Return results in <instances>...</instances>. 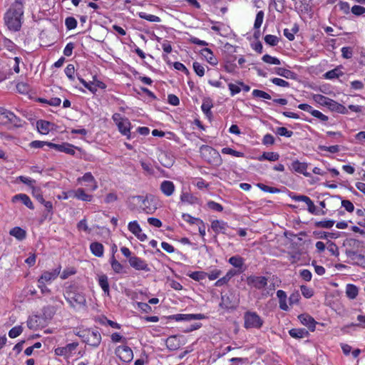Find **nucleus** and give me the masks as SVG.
Here are the masks:
<instances>
[{"mask_svg": "<svg viewBox=\"0 0 365 365\" xmlns=\"http://www.w3.org/2000/svg\"><path fill=\"white\" fill-rule=\"evenodd\" d=\"M252 96L255 98H261L264 99H271V96L264 91L255 89L252 91Z\"/></svg>", "mask_w": 365, "mask_h": 365, "instance_id": "obj_51", "label": "nucleus"}, {"mask_svg": "<svg viewBox=\"0 0 365 365\" xmlns=\"http://www.w3.org/2000/svg\"><path fill=\"white\" fill-rule=\"evenodd\" d=\"M110 263L112 267V269L113 272L116 274H120L123 272V266L118 261H117L115 258V256L112 255Z\"/></svg>", "mask_w": 365, "mask_h": 365, "instance_id": "obj_36", "label": "nucleus"}, {"mask_svg": "<svg viewBox=\"0 0 365 365\" xmlns=\"http://www.w3.org/2000/svg\"><path fill=\"white\" fill-rule=\"evenodd\" d=\"M128 228L140 241L144 242L147 235L142 232V229L137 221H132L128 223Z\"/></svg>", "mask_w": 365, "mask_h": 365, "instance_id": "obj_15", "label": "nucleus"}, {"mask_svg": "<svg viewBox=\"0 0 365 365\" xmlns=\"http://www.w3.org/2000/svg\"><path fill=\"white\" fill-rule=\"evenodd\" d=\"M263 19H264V12L262 11H259L256 15V18H255V24H254L255 29L260 28V26L262 24Z\"/></svg>", "mask_w": 365, "mask_h": 365, "instance_id": "obj_53", "label": "nucleus"}, {"mask_svg": "<svg viewBox=\"0 0 365 365\" xmlns=\"http://www.w3.org/2000/svg\"><path fill=\"white\" fill-rule=\"evenodd\" d=\"M37 128L39 133L41 134H47L51 130L52 124L46 120H38L36 123Z\"/></svg>", "mask_w": 365, "mask_h": 365, "instance_id": "obj_31", "label": "nucleus"}, {"mask_svg": "<svg viewBox=\"0 0 365 365\" xmlns=\"http://www.w3.org/2000/svg\"><path fill=\"white\" fill-rule=\"evenodd\" d=\"M341 51L342 57L346 59L351 58L353 56V51L350 47H342Z\"/></svg>", "mask_w": 365, "mask_h": 365, "instance_id": "obj_64", "label": "nucleus"}, {"mask_svg": "<svg viewBox=\"0 0 365 365\" xmlns=\"http://www.w3.org/2000/svg\"><path fill=\"white\" fill-rule=\"evenodd\" d=\"M24 4L21 0H16L5 14L4 21L9 29L19 31L21 26Z\"/></svg>", "mask_w": 365, "mask_h": 365, "instance_id": "obj_1", "label": "nucleus"}, {"mask_svg": "<svg viewBox=\"0 0 365 365\" xmlns=\"http://www.w3.org/2000/svg\"><path fill=\"white\" fill-rule=\"evenodd\" d=\"M165 344L169 350L175 351L180 347L181 343L179 338L177 336L173 335L167 338Z\"/></svg>", "mask_w": 365, "mask_h": 365, "instance_id": "obj_24", "label": "nucleus"}, {"mask_svg": "<svg viewBox=\"0 0 365 365\" xmlns=\"http://www.w3.org/2000/svg\"><path fill=\"white\" fill-rule=\"evenodd\" d=\"M193 69L195 73L200 76L202 77L205 75V68L204 66L198 62H194L192 64Z\"/></svg>", "mask_w": 365, "mask_h": 365, "instance_id": "obj_50", "label": "nucleus"}, {"mask_svg": "<svg viewBox=\"0 0 365 365\" xmlns=\"http://www.w3.org/2000/svg\"><path fill=\"white\" fill-rule=\"evenodd\" d=\"M275 73L286 78H295V73L292 71L286 69L284 68H276Z\"/></svg>", "mask_w": 365, "mask_h": 365, "instance_id": "obj_33", "label": "nucleus"}, {"mask_svg": "<svg viewBox=\"0 0 365 365\" xmlns=\"http://www.w3.org/2000/svg\"><path fill=\"white\" fill-rule=\"evenodd\" d=\"M298 319L301 324L307 327L311 331L315 330L317 322L308 314H302L298 316Z\"/></svg>", "mask_w": 365, "mask_h": 365, "instance_id": "obj_16", "label": "nucleus"}, {"mask_svg": "<svg viewBox=\"0 0 365 365\" xmlns=\"http://www.w3.org/2000/svg\"><path fill=\"white\" fill-rule=\"evenodd\" d=\"M23 329L21 326H16L10 329L9 331V336L10 338H16L22 333Z\"/></svg>", "mask_w": 365, "mask_h": 365, "instance_id": "obj_52", "label": "nucleus"}, {"mask_svg": "<svg viewBox=\"0 0 365 365\" xmlns=\"http://www.w3.org/2000/svg\"><path fill=\"white\" fill-rule=\"evenodd\" d=\"M61 266L58 265L55 269L44 271L38 279V283L51 284L61 274Z\"/></svg>", "mask_w": 365, "mask_h": 365, "instance_id": "obj_10", "label": "nucleus"}, {"mask_svg": "<svg viewBox=\"0 0 365 365\" xmlns=\"http://www.w3.org/2000/svg\"><path fill=\"white\" fill-rule=\"evenodd\" d=\"M65 25L68 30L73 29L77 26V21L73 17H67L65 20Z\"/></svg>", "mask_w": 365, "mask_h": 365, "instance_id": "obj_56", "label": "nucleus"}, {"mask_svg": "<svg viewBox=\"0 0 365 365\" xmlns=\"http://www.w3.org/2000/svg\"><path fill=\"white\" fill-rule=\"evenodd\" d=\"M9 234L19 240H22L26 237V231L19 227H15L11 229Z\"/></svg>", "mask_w": 365, "mask_h": 365, "instance_id": "obj_34", "label": "nucleus"}, {"mask_svg": "<svg viewBox=\"0 0 365 365\" xmlns=\"http://www.w3.org/2000/svg\"><path fill=\"white\" fill-rule=\"evenodd\" d=\"M38 317L37 316L30 317L27 320V326L30 329L36 330L39 324L38 323Z\"/></svg>", "mask_w": 365, "mask_h": 365, "instance_id": "obj_44", "label": "nucleus"}, {"mask_svg": "<svg viewBox=\"0 0 365 365\" xmlns=\"http://www.w3.org/2000/svg\"><path fill=\"white\" fill-rule=\"evenodd\" d=\"M200 54L212 66H216L218 63L217 57L214 55L211 49L205 48L201 50Z\"/></svg>", "mask_w": 365, "mask_h": 365, "instance_id": "obj_21", "label": "nucleus"}, {"mask_svg": "<svg viewBox=\"0 0 365 365\" xmlns=\"http://www.w3.org/2000/svg\"><path fill=\"white\" fill-rule=\"evenodd\" d=\"M77 228L80 231H84L88 233H89L91 231V230L88 228L87 221L85 218L78 222V223L77 224Z\"/></svg>", "mask_w": 365, "mask_h": 365, "instance_id": "obj_59", "label": "nucleus"}, {"mask_svg": "<svg viewBox=\"0 0 365 365\" xmlns=\"http://www.w3.org/2000/svg\"><path fill=\"white\" fill-rule=\"evenodd\" d=\"M48 146L58 152L65 153L71 155H74L76 153L75 149L76 148L68 143H63L61 144L48 143Z\"/></svg>", "mask_w": 365, "mask_h": 365, "instance_id": "obj_13", "label": "nucleus"}, {"mask_svg": "<svg viewBox=\"0 0 365 365\" xmlns=\"http://www.w3.org/2000/svg\"><path fill=\"white\" fill-rule=\"evenodd\" d=\"M207 273L202 271H196L187 274V276L193 280L200 282L207 277Z\"/></svg>", "mask_w": 365, "mask_h": 365, "instance_id": "obj_40", "label": "nucleus"}, {"mask_svg": "<svg viewBox=\"0 0 365 365\" xmlns=\"http://www.w3.org/2000/svg\"><path fill=\"white\" fill-rule=\"evenodd\" d=\"M343 72L341 71L339 67H336L331 71L326 72L324 74V77L326 79H334L343 76Z\"/></svg>", "mask_w": 365, "mask_h": 365, "instance_id": "obj_35", "label": "nucleus"}, {"mask_svg": "<svg viewBox=\"0 0 365 365\" xmlns=\"http://www.w3.org/2000/svg\"><path fill=\"white\" fill-rule=\"evenodd\" d=\"M115 355L123 362L128 363L133 358L132 349L125 345L118 346L115 351Z\"/></svg>", "mask_w": 365, "mask_h": 365, "instance_id": "obj_11", "label": "nucleus"}, {"mask_svg": "<svg viewBox=\"0 0 365 365\" xmlns=\"http://www.w3.org/2000/svg\"><path fill=\"white\" fill-rule=\"evenodd\" d=\"M130 267L138 271L149 272L150 270L146 261L136 256L130 257L128 259Z\"/></svg>", "mask_w": 365, "mask_h": 365, "instance_id": "obj_14", "label": "nucleus"}, {"mask_svg": "<svg viewBox=\"0 0 365 365\" xmlns=\"http://www.w3.org/2000/svg\"><path fill=\"white\" fill-rule=\"evenodd\" d=\"M341 206L349 212H352L354 210V204L350 200H343Z\"/></svg>", "mask_w": 365, "mask_h": 365, "instance_id": "obj_62", "label": "nucleus"}, {"mask_svg": "<svg viewBox=\"0 0 365 365\" xmlns=\"http://www.w3.org/2000/svg\"><path fill=\"white\" fill-rule=\"evenodd\" d=\"M98 282L99 286L103 289L104 294L109 296L110 287H109L108 277L104 274H98Z\"/></svg>", "mask_w": 365, "mask_h": 365, "instance_id": "obj_26", "label": "nucleus"}, {"mask_svg": "<svg viewBox=\"0 0 365 365\" xmlns=\"http://www.w3.org/2000/svg\"><path fill=\"white\" fill-rule=\"evenodd\" d=\"M87 191L88 190L86 188H83V187L77 188V194H76V199L81 200V201L87 202H92L93 200V195L88 193Z\"/></svg>", "mask_w": 365, "mask_h": 365, "instance_id": "obj_23", "label": "nucleus"}, {"mask_svg": "<svg viewBox=\"0 0 365 365\" xmlns=\"http://www.w3.org/2000/svg\"><path fill=\"white\" fill-rule=\"evenodd\" d=\"M65 74L70 80L74 79V73H75V68L73 64H68L65 70Z\"/></svg>", "mask_w": 365, "mask_h": 365, "instance_id": "obj_57", "label": "nucleus"}, {"mask_svg": "<svg viewBox=\"0 0 365 365\" xmlns=\"http://www.w3.org/2000/svg\"><path fill=\"white\" fill-rule=\"evenodd\" d=\"M292 169L299 173L303 174L306 177H309L310 174L307 172V164L305 163L299 162V160H295L292 163Z\"/></svg>", "mask_w": 365, "mask_h": 365, "instance_id": "obj_25", "label": "nucleus"}, {"mask_svg": "<svg viewBox=\"0 0 365 365\" xmlns=\"http://www.w3.org/2000/svg\"><path fill=\"white\" fill-rule=\"evenodd\" d=\"M65 298L71 307L74 309L84 307L86 304L85 295L78 291L66 292Z\"/></svg>", "mask_w": 365, "mask_h": 365, "instance_id": "obj_5", "label": "nucleus"}, {"mask_svg": "<svg viewBox=\"0 0 365 365\" xmlns=\"http://www.w3.org/2000/svg\"><path fill=\"white\" fill-rule=\"evenodd\" d=\"M133 198L140 204V209L146 214H153L158 209V202L153 196L138 195Z\"/></svg>", "mask_w": 365, "mask_h": 365, "instance_id": "obj_4", "label": "nucleus"}, {"mask_svg": "<svg viewBox=\"0 0 365 365\" xmlns=\"http://www.w3.org/2000/svg\"><path fill=\"white\" fill-rule=\"evenodd\" d=\"M277 297L279 299V308L283 311H287L289 309V306L287 303V294L283 290H278L277 292Z\"/></svg>", "mask_w": 365, "mask_h": 365, "instance_id": "obj_28", "label": "nucleus"}, {"mask_svg": "<svg viewBox=\"0 0 365 365\" xmlns=\"http://www.w3.org/2000/svg\"><path fill=\"white\" fill-rule=\"evenodd\" d=\"M264 39L266 43L272 46L277 45V43H279L278 37L271 34L266 35Z\"/></svg>", "mask_w": 365, "mask_h": 365, "instance_id": "obj_48", "label": "nucleus"}, {"mask_svg": "<svg viewBox=\"0 0 365 365\" xmlns=\"http://www.w3.org/2000/svg\"><path fill=\"white\" fill-rule=\"evenodd\" d=\"M160 190L164 195L166 197H170L174 193L175 190V186L174 183L170 180H163L160 183Z\"/></svg>", "mask_w": 365, "mask_h": 365, "instance_id": "obj_20", "label": "nucleus"}, {"mask_svg": "<svg viewBox=\"0 0 365 365\" xmlns=\"http://www.w3.org/2000/svg\"><path fill=\"white\" fill-rule=\"evenodd\" d=\"M90 250L91 253L98 257H101L103 256L104 253V247L103 245L98 242H92L90 245Z\"/></svg>", "mask_w": 365, "mask_h": 365, "instance_id": "obj_27", "label": "nucleus"}, {"mask_svg": "<svg viewBox=\"0 0 365 365\" xmlns=\"http://www.w3.org/2000/svg\"><path fill=\"white\" fill-rule=\"evenodd\" d=\"M202 157L210 164L219 166L222 164V158L220 153L213 148L203 145L200 148Z\"/></svg>", "mask_w": 365, "mask_h": 365, "instance_id": "obj_3", "label": "nucleus"}, {"mask_svg": "<svg viewBox=\"0 0 365 365\" xmlns=\"http://www.w3.org/2000/svg\"><path fill=\"white\" fill-rule=\"evenodd\" d=\"M11 202L13 203L21 202L24 205H26L28 208H29L31 210L34 209V204H33L32 201L31 200L30 197L27 195L24 194V193L17 194V195H15L14 196H13L11 198Z\"/></svg>", "mask_w": 365, "mask_h": 365, "instance_id": "obj_18", "label": "nucleus"}, {"mask_svg": "<svg viewBox=\"0 0 365 365\" xmlns=\"http://www.w3.org/2000/svg\"><path fill=\"white\" fill-rule=\"evenodd\" d=\"M271 82L273 83L274 85L280 86V87H289V83L279 78H273L271 80Z\"/></svg>", "mask_w": 365, "mask_h": 365, "instance_id": "obj_58", "label": "nucleus"}, {"mask_svg": "<svg viewBox=\"0 0 365 365\" xmlns=\"http://www.w3.org/2000/svg\"><path fill=\"white\" fill-rule=\"evenodd\" d=\"M300 289H301L302 295L307 299L311 298L314 294L313 289L305 286V285H302L300 287Z\"/></svg>", "mask_w": 365, "mask_h": 365, "instance_id": "obj_55", "label": "nucleus"}, {"mask_svg": "<svg viewBox=\"0 0 365 365\" xmlns=\"http://www.w3.org/2000/svg\"><path fill=\"white\" fill-rule=\"evenodd\" d=\"M113 120L118 126V130L123 135L130 138V122L129 120L122 116L120 113H114L112 116Z\"/></svg>", "mask_w": 365, "mask_h": 365, "instance_id": "obj_6", "label": "nucleus"}, {"mask_svg": "<svg viewBox=\"0 0 365 365\" xmlns=\"http://www.w3.org/2000/svg\"><path fill=\"white\" fill-rule=\"evenodd\" d=\"M75 334L83 339L87 344L97 347L101 341V335L96 329H82L75 332Z\"/></svg>", "mask_w": 365, "mask_h": 365, "instance_id": "obj_2", "label": "nucleus"}, {"mask_svg": "<svg viewBox=\"0 0 365 365\" xmlns=\"http://www.w3.org/2000/svg\"><path fill=\"white\" fill-rule=\"evenodd\" d=\"M228 88L230 91V95L232 96H235L236 94L240 93V91H241V88L240 87V85L238 83L237 85V84L230 83L228 84Z\"/></svg>", "mask_w": 365, "mask_h": 365, "instance_id": "obj_60", "label": "nucleus"}, {"mask_svg": "<svg viewBox=\"0 0 365 365\" xmlns=\"http://www.w3.org/2000/svg\"><path fill=\"white\" fill-rule=\"evenodd\" d=\"M180 200L183 203H188L190 205L195 204L197 202L198 199L194 196L192 193L188 192L182 191L180 195Z\"/></svg>", "mask_w": 365, "mask_h": 365, "instance_id": "obj_29", "label": "nucleus"}, {"mask_svg": "<svg viewBox=\"0 0 365 365\" xmlns=\"http://www.w3.org/2000/svg\"><path fill=\"white\" fill-rule=\"evenodd\" d=\"M244 326L246 329H260L264 321L255 312H247L244 315Z\"/></svg>", "mask_w": 365, "mask_h": 365, "instance_id": "obj_7", "label": "nucleus"}, {"mask_svg": "<svg viewBox=\"0 0 365 365\" xmlns=\"http://www.w3.org/2000/svg\"><path fill=\"white\" fill-rule=\"evenodd\" d=\"M207 207L213 210L217 211V212H222L223 210V207L220 203H217L214 201H209L207 202Z\"/></svg>", "mask_w": 365, "mask_h": 365, "instance_id": "obj_61", "label": "nucleus"}, {"mask_svg": "<svg viewBox=\"0 0 365 365\" xmlns=\"http://www.w3.org/2000/svg\"><path fill=\"white\" fill-rule=\"evenodd\" d=\"M279 158V155L275 152H264L263 154L259 157H257V160L259 161L263 160H269V161H276Z\"/></svg>", "mask_w": 365, "mask_h": 365, "instance_id": "obj_30", "label": "nucleus"}, {"mask_svg": "<svg viewBox=\"0 0 365 365\" xmlns=\"http://www.w3.org/2000/svg\"><path fill=\"white\" fill-rule=\"evenodd\" d=\"M78 185H84L87 190L94 192L98 187V182L91 172H87L76 180Z\"/></svg>", "mask_w": 365, "mask_h": 365, "instance_id": "obj_8", "label": "nucleus"}, {"mask_svg": "<svg viewBox=\"0 0 365 365\" xmlns=\"http://www.w3.org/2000/svg\"><path fill=\"white\" fill-rule=\"evenodd\" d=\"M78 79L81 84L88 91H90L92 93H96V86H94L93 82L92 81L87 82L82 78H78Z\"/></svg>", "mask_w": 365, "mask_h": 365, "instance_id": "obj_46", "label": "nucleus"}, {"mask_svg": "<svg viewBox=\"0 0 365 365\" xmlns=\"http://www.w3.org/2000/svg\"><path fill=\"white\" fill-rule=\"evenodd\" d=\"M262 61L268 64L279 65L281 63L279 58L272 56L269 54H265L262 56Z\"/></svg>", "mask_w": 365, "mask_h": 365, "instance_id": "obj_42", "label": "nucleus"}, {"mask_svg": "<svg viewBox=\"0 0 365 365\" xmlns=\"http://www.w3.org/2000/svg\"><path fill=\"white\" fill-rule=\"evenodd\" d=\"M247 283L257 289H262L267 285V278L263 276L251 275L247 277Z\"/></svg>", "mask_w": 365, "mask_h": 365, "instance_id": "obj_12", "label": "nucleus"}, {"mask_svg": "<svg viewBox=\"0 0 365 365\" xmlns=\"http://www.w3.org/2000/svg\"><path fill=\"white\" fill-rule=\"evenodd\" d=\"M15 115L4 108H0V125H5L14 121Z\"/></svg>", "mask_w": 365, "mask_h": 365, "instance_id": "obj_22", "label": "nucleus"}, {"mask_svg": "<svg viewBox=\"0 0 365 365\" xmlns=\"http://www.w3.org/2000/svg\"><path fill=\"white\" fill-rule=\"evenodd\" d=\"M222 153L226 155H230L237 158L244 157V153L240 151L235 150L230 148L226 147L222 149Z\"/></svg>", "mask_w": 365, "mask_h": 365, "instance_id": "obj_43", "label": "nucleus"}, {"mask_svg": "<svg viewBox=\"0 0 365 365\" xmlns=\"http://www.w3.org/2000/svg\"><path fill=\"white\" fill-rule=\"evenodd\" d=\"M261 190L269 193H278L280 192L279 189L274 187H269L262 183H257L256 185Z\"/></svg>", "mask_w": 365, "mask_h": 365, "instance_id": "obj_45", "label": "nucleus"}, {"mask_svg": "<svg viewBox=\"0 0 365 365\" xmlns=\"http://www.w3.org/2000/svg\"><path fill=\"white\" fill-rule=\"evenodd\" d=\"M228 262L233 267L239 269L242 268L244 264L243 258L238 255L231 257Z\"/></svg>", "mask_w": 365, "mask_h": 365, "instance_id": "obj_38", "label": "nucleus"}, {"mask_svg": "<svg viewBox=\"0 0 365 365\" xmlns=\"http://www.w3.org/2000/svg\"><path fill=\"white\" fill-rule=\"evenodd\" d=\"M228 227V224L223 220H215L211 222V228L216 234H226Z\"/></svg>", "mask_w": 365, "mask_h": 365, "instance_id": "obj_19", "label": "nucleus"}, {"mask_svg": "<svg viewBox=\"0 0 365 365\" xmlns=\"http://www.w3.org/2000/svg\"><path fill=\"white\" fill-rule=\"evenodd\" d=\"M211 29L217 32L219 35L223 36L222 31L225 30V26L219 22H215L211 26Z\"/></svg>", "mask_w": 365, "mask_h": 365, "instance_id": "obj_63", "label": "nucleus"}, {"mask_svg": "<svg viewBox=\"0 0 365 365\" xmlns=\"http://www.w3.org/2000/svg\"><path fill=\"white\" fill-rule=\"evenodd\" d=\"M78 346V342L70 343L65 346L56 348L54 353L56 356H63L65 359H69L76 353Z\"/></svg>", "mask_w": 365, "mask_h": 365, "instance_id": "obj_9", "label": "nucleus"}, {"mask_svg": "<svg viewBox=\"0 0 365 365\" xmlns=\"http://www.w3.org/2000/svg\"><path fill=\"white\" fill-rule=\"evenodd\" d=\"M289 335L295 339H302L308 336V331L304 329H292L289 331Z\"/></svg>", "mask_w": 365, "mask_h": 365, "instance_id": "obj_32", "label": "nucleus"}, {"mask_svg": "<svg viewBox=\"0 0 365 365\" xmlns=\"http://www.w3.org/2000/svg\"><path fill=\"white\" fill-rule=\"evenodd\" d=\"M312 98L317 103L327 107L330 100L329 98L321 94H314Z\"/></svg>", "mask_w": 365, "mask_h": 365, "instance_id": "obj_39", "label": "nucleus"}, {"mask_svg": "<svg viewBox=\"0 0 365 365\" xmlns=\"http://www.w3.org/2000/svg\"><path fill=\"white\" fill-rule=\"evenodd\" d=\"M212 107V104L210 101H204L202 106L201 109L202 112L207 115L210 116L211 115V108Z\"/></svg>", "mask_w": 365, "mask_h": 365, "instance_id": "obj_47", "label": "nucleus"}, {"mask_svg": "<svg viewBox=\"0 0 365 365\" xmlns=\"http://www.w3.org/2000/svg\"><path fill=\"white\" fill-rule=\"evenodd\" d=\"M177 322L200 320L205 318L202 314H178L172 317Z\"/></svg>", "mask_w": 365, "mask_h": 365, "instance_id": "obj_17", "label": "nucleus"}, {"mask_svg": "<svg viewBox=\"0 0 365 365\" xmlns=\"http://www.w3.org/2000/svg\"><path fill=\"white\" fill-rule=\"evenodd\" d=\"M334 225V221L331 220H322L316 222V226L323 228H331Z\"/></svg>", "mask_w": 365, "mask_h": 365, "instance_id": "obj_54", "label": "nucleus"}, {"mask_svg": "<svg viewBox=\"0 0 365 365\" xmlns=\"http://www.w3.org/2000/svg\"><path fill=\"white\" fill-rule=\"evenodd\" d=\"M358 288L354 284H347L346 288V296L351 299H354L358 295Z\"/></svg>", "mask_w": 365, "mask_h": 365, "instance_id": "obj_37", "label": "nucleus"}, {"mask_svg": "<svg viewBox=\"0 0 365 365\" xmlns=\"http://www.w3.org/2000/svg\"><path fill=\"white\" fill-rule=\"evenodd\" d=\"M275 132L277 135L280 136H285L287 138H290L293 135V132L287 130L285 127H278Z\"/></svg>", "mask_w": 365, "mask_h": 365, "instance_id": "obj_49", "label": "nucleus"}, {"mask_svg": "<svg viewBox=\"0 0 365 365\" xmlns=\"http://www.w3.org/2000/svg\"><path fill=\"white\" fill-rule=\"evenodd\" d=\"M139 17L143 19H145L148 21H150V22H160V17H158L155 15L147 14L145 12L139 13Z\"/></svg>", "mask_w": 365, "mask_h": 365, "instance_id": "obj_41", "label": "nucleus"}]
</instances>
